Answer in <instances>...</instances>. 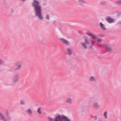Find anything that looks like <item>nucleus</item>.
<instances>
[{
    "instance_id": "1",
    "label": "nucleus",
    "mask_w": 121,
    "mask_h": 121,
    "mask_svg": "<svg viewBox=\"0 0 121 121\" xmlns=\"http://www.w3.org/2000/svg\"><path fill=\"white\" fill-rule=\"evenodd\" d=\"M32 6L34 8L35 16L37 17L39 20H42L43 18L42 16V7L40 5L39 2L36 0H34Z\"/></svg>"
},
{
    "instance_id": "2",
    "label": "nucleus",
    "mask_w": 121,
    "mask_h": 121,
    "mask_svg": "<svg viewBox=\"0 0 121 121\" xmlns=\"http://www.w3.org/2000/svg\"><path fill=\"white\" fill-rule=\"evenodd\" d=\"M49 121H71V120L67 117L63 115H58L54 119L50 117H48Z\"/></svg>"
},
{
    "instance_id": "3",
    "label": "nucleus",
    "mask_w": 121,
    "mask_h": 121,
    "mask_svg": "<svg viewBox=\"0 0 121 121\" xmlns=\"http://www.w3.org/2000/svg\"><path fill=\"white\" fill-rule=\"evenodd\" d=\"M90 39L87 37H85L84 39V42L81 43V44L84 49L87 48L88 45H89L90 44Z\"/></svg>"
},
{
    "instance_id": "4",
    "label": "nucleus",
    "mask_w": 121,
    "mask_h": 121,
    "mask_svg": "<svg viewBox=\"0 0 121 121\" xmlns=\"http://www.w3.org/2000/svg\"><path fill=\"white\" fill-rule=\"evenodd\" d=\"M20 79L19 75L18 74H16L14 75L12 79V82L14 84H16L18 82Z\"/></svg>"
},
{
    "instance_id": "5",
    "label": "nucleus",
    "mask_w": 121,
    "mask_h": 121,
    "mask_svg": "<svg viewBox=\"0 0 121 121\" xmlns=\"http://www.w3.org/2000/svg\"><path fill=\"white\" fill-rule=\"evenodd\" d=\"M22 62L21 61H18L16 64V67L14 69L15 71L19 70L22 67Z\"/></svg>"
},
{
    "instance_id": "6",
    "label": "nucleus",
    "mask_w": 121,
    "mask_h": 121,
    "mask_svg": "<svg viewBox=\"0 0 121 121\" xmlns=\"http://www.w3.org/2000/svg\"><path fill=\"white\" fill-rule=\"evenodd\" d=\"M103 47L108 52H111L112 49V47L107 44H105Z\"/></svg>"
},
{
    "instance_id": "7",
    "label": "nucleus",
    "mask_w": 121,
    "mask_h": 121,
    "mask_svg": "<svg viewBox=\"0 0 121 121\" xmlns=\"http://www.w3.org/2000/svg\"><path fill=\"white\" fill-rule=\"evenodd\" d=\"M106 20V21L109 23H112L115 22L114 20L110 16L107 17Z\"/></svg>"
},
{
    "instance_id": "8",
    "label": "nucleus",
    "mask_w": 121,
    "mask_h": 121,
    "mask_svg": "<svg viewBox=\"0 0 121 121\" xmlns=\"http://www.w3.org/2000/svg\"><path fill=\"white\" fill-rule=\"evenodd\" d=\"M5 114L7 121H11L12 120V117L10 115L8 111H6Z\"/></svg>"
},
{
    "instance_id": "9",
    "label": "nucleus",
    "mask_w": 121,
    "mask_h": 121,
    "mask_svg": "<svg viewBox=\"0 0 121 121\" xmlns=\"http://www.w3.org/2000/svg\"><path fill=\"white\" fill-rule=\"evenodd\" d=\"M60 40L63 43L65 44L66 46H68L70 45L69 41L67 40L64 38H61L60 39Z\"/></svg>"
},
{
    "instance_id": "10",
    "label": "nucleus",
    "mask_w": 121,
    "mask_h": 121,
    "mask_svg": "<svg viewBox=\"0 0 121 121\" xmlns=\"http://www.w3.org/2000/svg\"><path fill=\"white\" fill-rule=\"evenodd\" d=\"M66 54L67 55H70L73 54L72 49L70 48H68L66 49Z\"/></svg>"
},
{
    "instance_id": "11",
    "label": "nucleus",
    "mask_w": 121,
    "mask_h": 121,
    "mask_svg": "<svg viewBox=\"0 0 121 121\" xmlns=\"http://www.w3.org/2000/svg\"><path fill=\"white\" fill-rule=\"evenodd\" d=\"M89 80L91 82H96L97 81V79L95 77L91 76L90 77Z\"/></svg>"
},
{
    "instance_id": "12",
    "label": "nucleus",
    "mask_w": 121,
    "mask_h": 121,
    "mask_svg": "<svg viewBox=\"0 0 121 121\" xmlns=\"http://www.w3.org/2000/svg\"><path fill=\"white\" fill-rule=\"evenodd\" d=\"M0 117L3 121H7L6 118L0 111Z\"/></svg>"
},
{
    "instance_id": "13",
    "label": "nucleus",
    "mask_w": 121,
    "mask_h": 121,
    "mask_svg": "<svg viewBox=\"0 0 121 121\" xmlns=\"http://www.w3.org/2000/svg\"><path fill=\"white\" fill-rule=\"evenodd\" d=\"M99 25L100 26L101 29L104 30H106V28L105 27V25L103 24L101 22H100L99 23Z\"/></svg>"
},
{
    "instance_id": "14",
    "label": "nucleus",
    "mask_w": 121,
    "mask_h": 121,
    "mask_svg": "<svg viewBox=\"0 0 121 121\" xmlns=\"http://www.w3.org/2000/svg\"><path fill=\"white\" fill-rule=\"evenodd\" d=\"M100 4L101 5L106 6L107 5V3L106 1H103L100 3Z\"/></svg>"
},
{
    "instance_id": "15",
    "label": "nucleus",
    "mask_w": 121,
    "mask_h": 121,
    "mask_svg": "<svg viewBox=\"0 0 121 121\" xmlns=\"http://www.w3.org/2000/svg\"><path fill=\"white\" fill-rule=\"evenodd\" d=\"M103 116L104 118L105 119H107L108 118V112L107 111H105L104 112Z\"/></svg>"
},
{
    "instance_id": "16",
    "label": "nucleus",
    "mask_w": 121,
    "mask_h": 121,
    "mask_svg": "<svg viewBox=\"0 0 121 121\" xmlns=\"http://www.w3.org/2000/svg\"><path fill=\"white\" fill-rule=\"evenodd\" d=\"M30 115H31L32 113V111L30 108L28 109L26 111Z\"/></svg>"
},
{
    "instance_id": "17",
    "label": "nucleus",
    "mask_w": 121,
    "mask_h": 121,
    "mask_svg": "<svg viewBox=\"0 0 121 121\" xmlns=\"http://www.w3.org/2000/svg\"><path fill=\"white\" fill-rule=\"evenodd\" d=\"M79 3L81 5H83L86 3V2L83 0H78Z\"/></svg>"
},
{
    "instance_id": "18",
    "label": "nucleus",
    "mask_w": 121,
    "mask_h": 121,
    "mask_svg": "<svg viewBox=\"0 0 121 121\" xmlns=\"http://www.w3.org/2000/svg\"><path fill=\"white\" fill-rule=\"evenodd\" d=\"M93 106L95 108H97L99 107V105L98 103H96L94 104Z\"/></svg>"
},
{
    "instance_id": "19",
    "label": "nucleus",
    "mask_w": 121,
    "mask_h": 121,
    "mask_svg": "<svg viewBox=\"0 0 121 121\" xmlns=\"http://www.w3.org/2000/svg\"><path fill=\"white\" fill-rule=\"evenodd\" d=\"M66 102L67 103L70 104H71L72 103V101L71 99H67Z\"/></svg>"
},
{
    "instance_id": "20",
    "label": "nucleus",
    "mask_w": 121,
    "mask_h": 121,
    "mask_svg": "<svg viewBox=\"0 0 121 121\" xmlns=\"http://www.w3.org/2000/svg\"><path fill=\"white\" fill-rule=\"evenodd\" d=\"M116 4L117 5H121V0H120L116 1L115 2Z\"/></svg>"
},
{
    "instance_id": "21",
    "label": "nucleus",
    "mask_w": 121,
    "mask_h": 121,
    "mask_svg": "<svg viewBox=\"0 0 121 121\" xmlns=\"http://www.w3.org/2000/svg\"><path fill=\"white\" fill-rule=\"evenodd\" d=\"M91 36V39H93L95 40H96L97 37L95 35L92 34V35Z\"/></svg>"
},
{
    "instance_id": "22",
    "label": "nucleus",
    "mask_w": 121,
    "mask_h": 121,
    "mask_svg": "<svg viewBox=\"0 0 121 121\" xmlns=\"http://www.w3.org/2000/svg\"><path fill=\"white\" fill-rule=\"evenodd\" d=\"M90 40L93 44L94 45L96 44V42L95 41H94L92 39H90Z\"/></svg>"
},
{
    "instance_id": "23",
    "label": "nucleus",
    "mask_w": 121,
    "mask_h": 121,
    "mask_svg": "<svg viewBox=\"0 0 121 121\" xmlns=\"http://www.w3.org/2000/svg\"><path fill=\"white\" fill-rule=\"evenodd\" d=\"M37 112L39 114H41V108L40 107L38 108Z\"/></svg>"
},
{
    "instance_id": "24",
    "label": "nucleus",
    "mask_w": 121,
    "mask_h": 121,
    "mask_svg": "<svg viewBox=\"0 0 121 121\" xmlns=\"http://www.w3.org/2000/svg\"><path fill=\"white\" fill-rule=\"evenodd\" d=\"M45 18L48 20H49L50 19L49 15V14H47L46 15Z\"/></svg>"
},
{
    "instance_id": "25",
    "label": "nucleus",
    "mask_w": 121,
    "mask_h": 121,
    "mask_svg": "<svg viewBox=\"0 0 121 121\" xmlns=\"http://www.w3.org/2000/svg\"><path fill=\"white\" fill-rule=\"evenodd\" d=\"M96 40L97 42H101L102 41V39L101 38H99L98 37H97Z\"/></svg>"
},
{
    "instance_id": "26",
    "label": "nucleus",
    "mask_w": 121,
    "mask_h": 121,
    "mask_svg": "<svg viewBox=\"0 0 121 121\" xmlns=\"http://www.w3.org/2000/svg\"><path fill=\"white\" fill-rule=\"evenodd\" d=\"M4 61L2 59H0V65H2L4 64Z\"/></svg>"
},
{
    "instance_id": "27",
    "label": "nucleus",
    "mask_w": 121,
    "mask_h": 121,
    "mask_svg": "<svg viewBox=\"0 0 121 121\" xmlns=\"http://www.w3.org/2000/svg\"><path fill=\"white\" fill-rule=\"evenodd\" d=\"M20 103L21 104L23 105L25 104V102L24 100H21L20 101Z\"/></svg>"
},
{
    "instance_id": "28",
    "label": "nucleus",
    "mask_w": 121,
    "mask_h": 121,
    "mask_svg": "<svg viewBox=\"0 0 121 121\" xmlns=\"http://www.w3.org/2000/svg\"><path fill=\"white\" fill-rule=\"evenodd\" d=\"M86 34L88 35L91 36L92 34L89 31H88L86 33Z\"/></svg>"
},
{
    "instance_id": "29",
    "label": "nucleus",
    "mask_w": 121,
    "mask_h": 121,
    "mask_svg": "<svg viewBox=\"0 0 121 121\" xmlns=\"http://www.w3.org/2000/svg\"><path fill=\"white\" fill-rule=\"evenodd\" d=\"M14 12V9H12L11 10V13H13Z\"/></svg>"
},
{
    "instance_id": "30",
    "label": "nucleus",
    "mask_w": 121,
    "mask_h": 121,
    "mask_svg": "<svg viewBox=\"0 0 121 121\" xmlns=\"http://www.w3.org/2000/svg\"><path fill=\"white\" fill-rule=\"evenodd\" d=\"M97 118V116H95L94 117V119L95 120H96Z\"/></svg>"
},
{
    "instance_id": "31",
    "label": "nucleus",
    "mask_w": 121,
    "mask_h": 121,
    "mask_svg": "<svg viewBox=\"0 0 121 121\" xmlns=\"http://www.w3.org/2000/svg\"><path fill=\"white\" fill-rule=\"evenodd\" d=\"M98 121H103V120H102L101 119H100Z\"/></svg>"
},
{
    "instance_id": "32",
    "label": "nucleus",
    "mask_w": 121,
    "mask_h": 121,
    "mask_svg": "<svg viewBox=\"0 0 121 121\" xmlns=\"http://www.w3.org/2000/svg\"><path fill=\"white\" fill-rule=\"evenodd\" d=\"M22 0L23 1H25L26 0Z\"/></svg>"
},
{
    "instance_id": "33",
    "label": "nucleus",
    "mask_w": 121,
    "mask_h": 121,
    "mask_svg": "<svg viewBox=\"0 0 121 121\" xmlns=\"http://www.w3.org/2000/svg\"><path fill=\"white\" fill-rule=\"evenodd\" d=\"M99 46L101 47V46L100 45H99Z\"/></svg>"
}]
</instances>
